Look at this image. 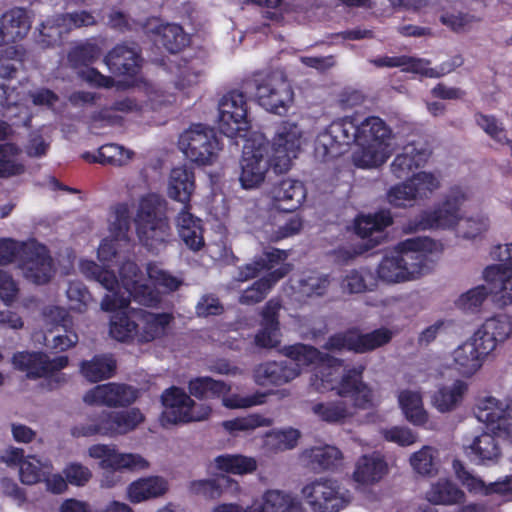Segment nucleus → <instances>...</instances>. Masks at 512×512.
<instances>
[{
  "mask_svg": "<svg viewBox=\"0 0 512 512\" xmlns=\"http://www.w3.org/2000/svg\"><path fill=\"white\" fill-rule=\"evenodd\" d=\"M80 271L86 278L97 281L107 290L100 303L104 311L126 308L131 299L145 306H152L159 301L158 293L144 282L142 272L133 261L127 260L122 263L121 283L112 271L93 261H81Z\"/></svg>",
  "mask_w": 512,
  "mask_h": 512,
  "instance_id": "1",
  "label": "nucleus"
},
{
  "mask_svg": "<svg viewBox=\"0 0 512 512\" xmlns=\"http://www.w3.org/2000/svg\"><path fill=\"white\" fill-rule=\"evenodd\" d=\"M328 366L319 370L312 387L320 393L334 391L342 399L349 398L354 409H369L374 405V391L364 382L362 364L343 367V360L328 358Z\"/></svg>",
  "mask_w": 512,
  "mask_h": 512,
  "instance_id": "2",
  "label": "nucleus"
},
{
  "mask_svg": "<svg viewBox=\"0 0 512 512\" xmlns=\"http://www.w3.org/2000/svg\"><path fill=\"white\" fill-rule=\"evenodd\" d=\"M167 202L156 194L142 198L135 225L140 242L151 252L158 253L166 247L172 237L166 215Z\"/></svg>",
  "mask_w": 512,
  "mask_h": 512,
  "instance_id": "3",
  "label": "nucleus"
},
{
  "mask_svg": "<svg viewBox=\"0 0 512 512\" xmlns=\"http://www.w3.org/2000/svg\"><path fill=\"white\" fill-rule=\"evenodd\" d=\"M400 250L385 256L377 267L378 278L388 284L419 278L428 272L427 255L421 251L419 239L402 242Z\"/></svg>",
  "mask_w": 512,
  "mask_h": 512,
  "instance_id": "4",
  "label": "nucleus"
},
{
  "mask_svg": "<svg viewBox=\"0 0 512 512\" xmlns=\"http://www.w3.org/2000/svg\"><path fill=\"white\" fill-rule=\"evenodd\" d=\"M88 455L100 460L103 470L101 487L113 488L122 482L120 471L139 472L150 467L149 461L138 453L119 452L114 445L94 444L88 448Z\"/></svg>",
  "mask_w": 512,
  "mask_h": 512,
  "instance_id": "5",
  "label": "nucleus"
},
{
  "mask_svg": "<svg viewBox=\"0 0 512 512\" xmlns=\"http://www.w3.org/2000/svg\"><path fill=\"white\" fill-rule=\"evenodd\" d=\"M301 496L313 512H339L350 503V493L334 478L319 477L306 482Z\"/></svg>",
  "mask_w": 512,
  "mask_h": 512,
  "instance_id": "6",
  "label": "nucleus"
},
{
  "mask_svg": "<svg viewBox=\"0 0 512 512\" xmlns=\"http://www.w3.org/2000/svg\"><path fill=\"white\" fill-rule=\"evenodd\" d=\"M144 421V416L137 408L122 411H103L91 424L79 428V435H101L116 437L125 435L137 428Z\"/></svg>",
  "mask_w": 512,
  "mask_h": 512,
  "instance_id": "7",
  "label": "nucleus"
},
{
  "mask_svg": "<svg viewBox=\"0 0 512 512\" xmlns=\"http://www.w3.org/2000/svg\"><path fill=\"white\" fill-rule=\"evenodd\" d=\"M178 145L187 158L200 165L212 164L219 151L214 131L202 124L193 125L184 131Z\"/></svg>",
  "mask_w": 512,
  "mask_h": 512,
  "instance_id": "8",
  "label": "nucleus"
},
{
  "mask_svg": "<svg viewBox=\"0 0 512 512\" xmlns=\"http://www.w3.org/2000/svg\"><path fill=\"white\" fill-rule=\"evenodd\" d=\"M353 143L359 145L358 124L350 118H343L333 121L319 134L315 150L322 158H334L344 153Z\"/></svg>",
  "mask_w": 512,
  "mask_h": 512,
  "instance_id": "9",
  "label": "nucleus"
},
{
  "mask_svg": "<svg viewBox=\"0 0 512 512\" xmlns=\"http://www.w3.org/2000/svg\"><path fill=\"white\" fill-rule=\"evenodd\" d=\"M256 98L267 111L281 115L292 105L294 92L285 75L276 71L257 80Z\"/></svg>",
  "mask_w": 512,
  "mask_h": 512,
  "instance_id": "10",
  "label": "nucleus"
},
{
  "mask_svg": "<svg viewBox=\"0 0 512 512\" xmlns=\"http://www.w3.org/2000/svg\"><path fill=\"white\" fill-rule=\"evenodd\" d=\"M466 199V194L462 189H452L442 203L433 209L423 211L416 218L411 229L418 231L453 227L460 219V206Z\"/></svg>",
  "mask_w": 512,
  "mask_h": 512,
  "instance_id": "11",
  "label": "nucleus"
},
{
  "mask_svg": "<svg viewBox=\"0 0 512 512\" xmlns=\"http://www.w3.org/2000/svg\"><path fill=\"white\" fill-rule=\"evenodd\" d=\"M18 267L26 280L37 285L47 283L54 271L47 248L36 242L26 243L22 247Z\"/></svg>",
  "mask_w": 512,
  "mask_h": 512,
  "instance_id": "12",
  "label": "nucleus"
},
{
  "mask_svg": "<svg viewBox=\"0 0 512 512\" xmlns=\"http://www.w3.org/2000/svg\"><path fill=\"white\" fill-rule=\"evenodd\" d=\"M239 181L243 188L253 189L262 184L270 168V154L267 144L244 146L240 161Z\"/></svg>",
  "mask_w": 512,
  "mask_h": 512,
  "instance_id": "13",
  "label": "nucleus"
},
{
  "mask_svg": "<svg viewBox=\"0 0 512 512\" xmlns=\"http://www.w3.org/2000/svg\"><path fill=\"white\" fill-rule=\"evenodd\" d=\"M218 110L219 128L223 134L232 138L240 131L248 129L247 107L243 93L232 91L224 95L219 102Z\"/></svg>",
  "mask_w": 512,
  "mask_h": 512,
  "instance_id": "14",
  "label": "nucleus"
},
{
  "mask_svg": "<svg viewBox=\"0 0 512 512\" xmlns=\"http://www.w3.org/2000/svg\"><path fill=\"white\" fill-rule=\"evenodd\" d=\"M490 345L483 343L473 334L452 352L453 366L463 376H472L483 365L490 354Z\"/></svg>",
  "mask_w": 512,
  "mask_h": 512,
  "instance_id": "15",
  "label": "nucleus"
},
{
  "mask_svg": "<svg viewBox=\"0 0 512 512\" xmlns=\"http://www.w3.org/2000/svg\"><path fill=\"white\" fill-rule=\"evenodd\" d=\"M68 357L58 356L50 359L40 352H19L13 356V365L18 370L26 372L29 378L46 377L66 367Z\"/></svg>",
  "mask_w": 512,
  "mask_h": 512,
  "instance_id": "16",
  "label": "nucleus"
},
{
  "mask_svg": "<svg viewBox=\"0 0 512 512\" xmlns=\"http://www.w3.org/2000/svg\"><path fill=\"white\" fill-rule=\"evenodd\" d=\"M137 398V391L126 384L107 383L90 389L83 397L89 405L125 407Z\"/></svg>",
  "mask_w": 512,
  "mask_h": 512,
  "instance_id": "17",
  "label": "nucleus"
},
{
  "mask_svg": "<svg viewBox=\"0 0 512 512\" xmlns=\"http://www.w3.org/2000/svg\"><path fill=\"white\" fill-rule=\"evenodd\" d=\"M303 141V131L296 122L280 123L273 139V149L283 166L288 167L291 160L297 157Z\"/></svg>",
  "mask_w": 512,
  "mask_h": 512,
  "instance_id": "18",
  "label": "nucleus"
},
{
  "mask_svg": "<svg viewBox=\"0 0 512 512\" xmlns=\"http://www.w3.org/2000/svg\"><path fill=\"white\" fill-rule=\"evenodd\" d=\"M344 460L342 451L333 445L314 446L300 454L302 465L315 473L338 470Z\"/></svg>",
  "mask_w": 512,
  "mask_h": 512,
  "instance_id": "19",
  "label": "nucleus"
},
{
  "mask_svg": "<svg viewBox=\"0 0 512 512\" xmlns=\"http://www.w3.org/2000/svg\"><path fill=\"white\" fill-rule=\"evenodd\" d=\"M479 421L493 425V430L512 439V404H505L489 397L478 405Z\"/></svg>",
  "mask_w": 512,
  "mask_h": 512,
  "instance_id": "20",
  "label": "nucleus"
},
{
  "mask_svg": "<svg viewBox=\"0 0 512 512\" xmlns=\"http://www.w3.org/2000/svg\"><path fill=\"white\" fill-rule=\"evenodd\" d=\"M300 375V370L293 361H267L257 365L253 370L254 381L261 386H280L291 382Z\"/></svg>",
  "mask_w": 512,
  "mask_h": 512,
  "instance_id": "21",
  "label": "nucleus"
},
{
  "mask_svg": "<svg viewBox=\"0 0 512 512\" xmlns=\"http://www.w3.org/2000/svg\"><path fill=\"white\" fill-rule=\"evenodd\" d=\"M141 57L135 43L118 44L104 57V63L115 75H134L140 66Z\"/></svg>",
  "mask_w": 512,
  "mask_h": 512,
  "instance_id": "22",
  "label": "nucleus"
},
{
  "mask_svg": "<svg viewBox=\"0 0 512 512\" xmlns=\"http://www.w3.org/2000/svg\"><path fill=\"white\" fill-rule=\"evenodd\" d=\"M30 20L22 8H13L0 17V47L22 40L30 30Z\"/></svg>",
  "mask_w": 512,
  "mask_h": 512,
  "instance_id": "23",
  "label": "nucleus"
},
{
  "mask_svg": "<svg viewBox=\"0 0 512 512\" xmlns=\"http://www.w3.org/2000/svg\"><path fill=\"white\" fill-rule=\"evenodd\" d=\"M138 333L137 344L150 343L167 334L173 316L168 313H151L140 311L136 313Z\"/></svg>",
  "mask_w": 512,
  "mask_h": 512,
  "instance_id": "24",
  "label": "nucleus"
},
{
  "mask_svg": "<svg viewBox=\"0 0 512 512\" xmlns=\"http://www.w3.org/2000/svg\"><path fill=\"white\" fill-rule=\"evenodd\" d=\"M373 63L378 67H402L403 71L418 73L429 78H439L453 69L451 66L446 67L445 65L431 68L428 60L405 55L382 57L374 60Z\"/></svg>",
  "mask_w": 512,
  "mask_h": 512,
  "instance_id": "25",
  "label": "nucleus"
},
{
  "mask_svg": "<svg viewBox=\"0 0 512 512\" xmlns=\"http://www.w3.org/2000/svg\"><path fill=\"white\" fill-rule=\"evenodd\" d=\"M270 194L277 209L291 212L304 201L306 189L298 180L283 179L272 187Z\"/></svg>",
  "mask_w": 512,
  "mask_h": 512,
  "instance_id": "26",
  "label": "nucleus"
},
{
  "mask_svg": "<svg viewBox=\"0 0 512 512\" xmlns=\"http://www.w3.org/2000/svg\"><path fill=\"white\" fill-rule=\"evenodd\" d=\"M388 472L384 457L373 452L361 456L355 463L353 480L362 485H374L381 481Z\"/></svg>",
  "mask_w": 512,
  "mask_h": 512,
  "instance_id": "27",
  "label": "nucleus"
},
{
  "mask_svg": "<svg viewBox=\"0 0 512 512\" xmlns=\"http://www.w3.org/2000/svg\"><path fill=\"white\" fill-rule=\"evenodd\" d=\"M191 494L214 500L223 494L236 495L240 492L239 483L229 476L222 475L215 479L193 480L188 485Z\"/></svg>",
  "mask_w": 512,
  "mask_h": 512,
  "instance_id": "28",
  "label": "nucleus"
},
{
  "mask_svg": "<svg viewBox=\"0 0 512 512\" xmlns=\"http://www.w3.org/2000/svg\"><path fill=\"white\" fill-rule=\"evenodd\" d=\"M249 512H305L302 503L292 494L281 490H268L255 501Z\"/></svg>",
  "mask_w": 512,
  "mask_h": 512,
  "instance_id": "29",
  "label": "nucleus"
},
{
  "mask_svg": "<svg viewBox=\"0 0 512 512\" xmlns=\"http://www.w3.org/2000/svg\"><path fill=\"white\" fill-rule=\"evenodd\" d=\"M163 404L162 419L171 424L185 423L187 418V406L191 404V398L182 389L171 387L166 389L161 396Z\"/></svg>",
  "mask_w": 512,
  "mask_h": 512,
  "instance_id": "30",
  "label": "nucleus"
},
{
  "mask_svg": "<svg viewBox=\"0 0 512 512\" xmlns=\"http://www.w3.org/2000/svg\"><path fill=\"white\" fill-rule=\"evenodd\" d=\"M289 270L288 266H281L256 280L251 286L241 292L238 298L239 303L252 306L262 302L267 297L272 287L287 275Z\"/></svg>",
  "mask_w": 512,
  "mask_h": 512,
  "instance_id": "31",
  "label": "nucleus"
},
{
  "mask_svg": "<svg viewBox=\"0 0 512 512\" xmlns=\"http://www.w3.org/2000/svg\"><path fill=\"white\" fill-rule=\"evenodd\" d=\"M429 156L430 152L423 146L407 144L391 163V172L397 179L406 178L413 169L422 166Z\"/></svg>",
  "mask_w": 512,
  "mask_h": 512,
  "instance_id": "32",
  "label": "nucleus"
},
{
  "mask_svg": "<svg viewBox=\"0 0 512 512\" xmlns=\"http://www.w3.org/2000/svg\"><path fill=\"white\" fill-rule=\"evenodd\" d=\"M195 190V179L192 170L186 166L175 167L171 170L167 193L168 196L188 207Z\"/></svg>",
  "mask_w": 512,
  "mask_h": 512,
  "instance_id": "33",
  "label": "nucleus"
},
{
  "mask_svg": "<svg viewBox=\"0 0 512 512\" xmlns=\"http://www.w3.org/2000/svg\"><path fill=\"white\" fill-rule=\"evenodd\" d=\"M311 412L320 421L328 424L341 425L352 419L356 413L351 405L344 399L311 404Z\"/></svg>",
  "mask_w": 512,
  "mask_h": 512,
  "instance_id": "34",
  "label": "nucleus"
},
{
  "mask_svg": "<svg viewBox=\"0 0 512 512\" xmlns=\"http://www.w3.org/2000/svg\"><path fill=\"white\" fill-rule=\"evenodd\" d=\"M486 346L489 343V352L495 350L498 343L504 342L512 334V322L506 315H498L487 319L474 333Z\"/></svg>",
  "mask_w": 512,
  "mask_h": 512,
  "instance_id": "35",
  "label": "nucleus"
},
{
  "mask_svg": "<svg viewBox=\"0 0 512 512\" xmlns=\"http://www.w3.org/2000/svg\"><path fill=\"white\" fill-rule=\"evenodd\" d=\"M169 489L166 479L160 476H149L133 481L127 487V497L132 503H140L158 498Z\"/></svg>",
  "mask_w": 512,
  "mask_h": 512,
  "instance_id": "36",
  "label": "nucleus"
},
{
  "mask_svg": "<svg viewBox=\"0 0 512 512\" xmlns=\"http://www.w3.org/2000/svg\"><path fill=\"white\" fill-rule=\"evenodd\" d=\"M331 283L330 275L319 271H308L296 280L293 289L301 298H319L328 293Z\"/></svg>",
  "mask_w": 512,
  "mask_h": 512,
  "instance_id": "37",
  "label": "nucleus"
},
{
  "mask_svg": "<svg viewBox=\"0 0 512 512\" xmlns=\"http://www.w3.org/2000/svg\"><path fill=\"white\" fill-rule=\"evenodd\" d=\"M483 277L491 290L500 295L501 305L512 304V267L490 265L484 269Z\"/></svg>",
  "mask_w": 512,
  "mask_h": 512,
  "instance_id": "38",
  "label": "nucleus"
},
{
  "mask_svg": "<svg viewBox=\"0 0 512 512\" xmlns=\"http://www.w3.org/2000/svg\"><path fill=\"white\" fill-rule=\"evenodd\" d=\"M392 224V216L389 211L382 210L375 214L360 217L356 222V233L361 238H369L371 246L380 243L383 238V230Z\"/></svg>",
  "mask_w": 512,
  "mask_h": 512,
  "instance_id": "39",
  "label": "nucleus"
},
{
  "mask_svg": "<svg viewBox=\"0 0 512 512\" xmlns=\"http://www.w3.org/2000/svg\"><path fill=\"white\" fill-rule=\"evenodd\" d=\"M283 354L288 358V361H293L300 371L301 366H309L311 364L319 363V366L311 380L316 378L320 369L328 366L327 359L332 358L328 354H322L318 349L305 344L287 346L283 349ZM310 384L312 385V381H310Z\"/></svg>",
  "mask_w": 512,
  "mask_h": 512,
  "instance_id": "40",
  "label": "nucleus"
},
{
  "mask_svg": "<svg viewBox=\"0 0 512 512\" xmlns=\"http://www.w3.org/2000/svg\"><path fill=\"white\" fill-rule=\"evenodd\" d=\"M479 464L495 465L502 458V448L494 434L483 432L469 446Z\"/></svg>",
  "mask_w": 512,
  "mask_h": 512,
  "instance_id": "41",
  "label": "nucleus"
},
{
  "mask_svg": "<svg viewBox=\"0 0 512 512\" xmlns=\"http://www.w3.org/2000/svg\"><path fill=\"white\" fill-rule=\"evenodd\" d=\"M425 497L434 505H455L464 501L465 493L454 482L441 478L431 484Z\"/></svg>",
  "mask_w": 512,
  "mask_h": 512,
  "instance_id": "42",
  "label": "nucleus"
},
{
  "mask_svg": "<svg viewBox=\"0 0 512 512\" xmlns=\"http://www.w3.org/2000/svg\"><path fill=\"white\" fill-rule=\"evenodd\" d=\"M397 399L405 418L410 423L421 426L428 421V414L424 409L423 398L419 391L400 390Z\"/></svg>",
  "mask_w": 512,
  "mask_h": 512,
  "instance_id": "43",
  "label": "nucleus"
},
{
  "mask_svg": "<svg viewBox=\"0 0 512 512\" xmlns=\"http://www.w3.org/2000/svg\"><path fill=\"white\" fill-rule=\"evenodd\" d=\"M359 150L353 154V162L361 168H374L382 165L390 156L391 151L387 143L376 142L374 144L358 145Z\"/></svg>",
  "mask_w": 512,
  "mask_h": 512,
  "instance_id": "44",
  "label": "nucleus"
},
{
  "mask_svg": "<svg viewBox=\"0 0 512 512\" xmlns=\"http://www.w3.org/2000/svg\"><path fill=\"white\" fill-rule=\"evenodd\" d=\"M109 333L119 342L137 343L138 324L137 316H130L125 312L114 314L110 319Z\"/></svg>",
  "mask_w": 512,
  "mask_h": 512,
  "instance_id": "45",
  "label": "nucleus"
},
{
  "mask_svg": "<svg viewBox=\"0 0 512 512\" xmlns=\"http://www.w3.org/2000/svg\"><path fill=\"white\" fill-rule=\"evenodd\" d=\"M467 384L461 380L454 381L449 386L438 389L432 399L435 408L444 413L454 410L462 401Z\"/></svg>",
  "mask_w": 512,
  "mask_h": 512,
  "instance_id": "46",
  "label": "nucleus"
},
{
  "mask_svg": "<svg viewBox=\"0 0 512 512\" xmlns=\"http://www.w3.org/2000/svg\"><path fill=\"white\" fill-rule=\"evenodd\" d=\"M116 361L109 355H97L91 360L82 361L81 374L90 382H99L113 376Z\"/></svg>",
  "mask_w": 512,
  "mask_h": 512,
  "instance_id": "47",
  "label": "nucleus"
},
{
  "mask_svg": "<svg viewBox=\"0 0 512 512\" xmlns=\"http://www.w3.org/2000/svg\"><path fill=\"white\" fill-rule=\"evenodd\" d=\"M215 467L226 473L243 475L257 469V461L253 457L241 454H223L214 458Z\"/></svg>",
  "mask_w": 512,
  "mask_h": 512,
  "instance_id": "48",
  "label": "nucleus"
},
{
  "mask_svg": "<svg viewBox=\"0 0 512 512\" xmlns=\"http://www.w3.org/2000/svg\"><path fill=\"white\" fill-rule=\"evenodd\" d=\"M157 35L156 43L171 53H176L187 44V37L181 26L177 24H159L152 29Z\"/></svg>",
  "mask_w": 512,
  "mask_h": 512,
  "instance_id": "49",
  "label": "nucleus"
},
{
  "mask_svg": "<svg viewBox=\"0 0 512 512\" xmlns=\"http://www.w3.org/2000/svg\"><path fill=\"white\" fill-rule=\"evenodd\" d=\"M189 392L200 399L219 398L230 392V386L210 377H198L189 382Z\"/></svg>",
  "mask_w": 512,
  "mask_h": 512,
  "instance_id": "50",
  "label": "nucleus"
},
{
  "mask_svg": "<svg viewBox=\"0 0 512 512\" xmlns=\"http://www.w3.org/2000/svg\"><path fill=\"white\" fill-rule=\"evenodd\" d=\"M359 129V145H367V143H386L389 139L391 131L383 120L378 117H370L358 124Z\"/></svg>",
  "mask_w": 512,
  "mask_h": 512,
  "instance_id": "51",
  "label": "nucleus"
},
{
  "mask_svg": "<svg viewBox=\"0 0 512 512\" xmlns=\"http://www.w3.org/2000/svg\"><path fill=\"white\" fill-rule=\"evenodd\" d=\"M25 50L21 46H8L0 52V78L14 79L23 69Z\"/></svg>",
  "mask_w": 512,
  "mask_h": 512,
  "instance_id": "52",
  "label": "nucleus"
},
{
  "mask_svg": "<svg viewBox=\"0 0 512 512\" xmlns=\"http://www.w3.org/2000/svg\"><path fill=\"white\" fill-rule=\"evenodd\" d=\"M52 466L48 461H41L33 455H28L22 462L19 469V476L22 483L33 485L43 481L51 474Z\"/></svg>",
  "mask_w": 512,
  "mask_h": 512,
  "instance_id": "53",
  "label": "nucleus"
},
{
  "mask_svg": "<svg viewBox=\"0 0 512 512\" xmlns=\"http://www.w3.org/2000/svg\"><path fill=\"white\" fill-rule=\"evenodd\" d=\"M21 150L12 143L0 144V178H9L25 172V166L17 160Z\"/></svg>",
  "mask_w": 512,
  "mask_h": 512,
  "instance_id": "54",
  "label": "nucleus"
},
{
  "mask_svg": "<svg viewBox=\"0 0 512 512\" xmlns=\"http://www.w3.org/2000/svg\"><path fill=\"white\" fill-rule=\"evenodd\" d=\"M101 54V49L96 43L86 41L73 47L67 55L69 65L75 69L88 67L96 61Z\"/></svg>",
  "mask_w": 512,
  "mask_h": 512,
  "instance_id": "55",
  "label": "nucleus"
},
{
  "mask_svg": "<svg viewBox=\"0 0 512 512\" xmlns=\"http://www.w3.org/2000/svg\"><path fill=\"white\" fill-rule=\"evenodd\" d=\"M376 286V280L367 269L349 271L341 282L343 291L348 293H362L372 290Z\"/></svg>",
  "mask_w": 512,
  "mask_h": 512,
  "instance_id": "56",
  "label": "nucleus"
},
{
  "mask_svg": "<svg viewBox=\"0 0 512 512\" xmlns=\"http://www.w3.org/2000/svg\"><path fill=\"white\" fill-rule=\"evenodd\" d=\"M393 333L387 328H380L366 334L355 333V352L365 353L379 348L392 339Z\"/></svg>",
  "mask_w": 512,
  "mask_h": 512,
  "instance_id": "57",
  "label": "nucleus"
},
{
  "mask_svg": "<svg viewBox=\"0 0 512 512\" xmlns=\"http://www.w3.org/2000/svg\"><path fill=\"white\" fill-rule=\"evenodd\" d=\"M133 152L117 144H105L98 149V156H93L92 161L114 166L126 165L132 158Z\"/></svg>",
  "mask_w": 512,
  "mask_h": 512,
  "instance_id": "58",
  "label": "nucleus"
},
{
  "mask_svg": "<svg viewBox=\"0 0 512 512\" xmlns=\"http://www.w3.org/2000/svg\"><path fill=\"white\" fill-rule=\"evenodd\" d=\"M436 455L437 451L433 447L423 446L410 456L409 462L416 473L429 476L436 472Z\"/></svg>",
  "mask_w": 512,
  "mask_h": 512,
  "instance_id": "59",
  "label": "nucleus"
},
{
  "mask_svg": "<svg viewBox=\"0 0 512 512\" xmlns=\"http://www.w3.org/2000/svg\"><path fill=\"white\" fill-rule=\"evenodd\" d=\"M416 200L428 198L440 187L438 177L430 172H419L408 180Z\"/></svg>",
  "mask_w": 512,
  "mask_h": 512,
  "instance_id": "60",
  "label": "nucleus"
},
{
  "mask_svg": "<svg viewBox=\"0 0 512 512\" xmlns=\"http://www.w3.org/2000/svg\"><path fill=\"white\" fill-rule=\"evenodd\" d=\"M300 438L296 429L273 431L266 436L265 444L271 451H284L293 449Z\"/></svg>",
  "mask_w": 512,
  "mask_h": 512,
  "instance_id": "61",
  "label": "nucleus"
},
{
  "mask_svg": "<svg viewBox=\"0 0 512 512\" xmlns=\"http://www.w3.org/2000/svg\"><path fill=\"white\" fill-rule=\"evenodd\" d=\"M475 122L494 141L500 144L510 143L504 126L495 116L477 112Z\"/></svg>",
  "mask_w": 512,
  "mask_h": 512,
  "instance_id": "62",
  "label": "nucleus"
},
{
  "mask_svg": "<svg viewBox=\"0 0 512 512\" xmlns=\"http://www.w3.org/2000/svg\"><path fill=\"white\" fill-rule=\"evenodd\" d=\"M268 420L258 414H251L245 417H239L227 420L222 423L223 428L231 434L237 432H249L258 427L267 426Z\"/></svg>",
  "mask_w": 512,
  "mask_h": 512,
  "instance_id": "63",
  "label": "nucleus"
},
{
  "mask_svg": "<svg viewBox=\"0 0 512 512\" xmlns=\"http://www.w3.org/2000/svg\"><path fill=\"white\" fill-rule=\"evenodd\" d=\"M130 228L129 209L126 204H119L115 207L110 221V233L117 240L126 239Z\"/></svg>",
  "mask_w": 512,
  "mask_h": 512,
  "instance_id": "64",
  "label": "nucleus"
}]
</instances>
